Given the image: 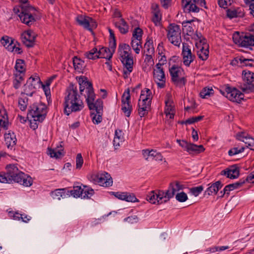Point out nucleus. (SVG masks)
Here are the masks:
<instances>
[{"mask_svg":"<svg viewBox=\"0 0 254 254\" xmlns=\"http://www.w3.org/2000/svg\"><path fill=\"white\" fill-rule=\"evenodd\" d=\"M64 106V113L67 116L72 112L80 111L84 108L83 102L78 94L77 87L72 83H70L66 90Z\"/></svg>","mask_w":254,"mask_h":254,"instance_id":"f257e3e1","label":"nucleus"},{"mask_svg":"<svg viewBox=\"0 0 254 254\" xmlns=\"http://www.w3.org/2000/svg\"><path fill=\"white\" fill-rule=\"evenodd\" d=\"M15 13L17 14L21 21L28 26H31L35 21L34 17L36 9L31 5H21L13 8Z\"/></svg>","mask_w":254,"mask_h":254,"instance_id":"f03ea898","label":"nucleus"},{"mask_svg":"<svg viewBox=\"0 0 254 254\" xmlns=\"http://www.w3.org/2000/svg\"><path fill=\"white\" fill-rule=\"evenodd\" d=\"M47 113V108L45 105L34 104L30 107L27 116L33 119L34 122L42 123L45 119Z\"/></svg>","mask_w":254,"mask_h":254,"instance_id":"7ed1b4c3","label":"nucleus"},{"mask_svg":"<svg viewBox=\"0 0 254 254\" xmlns=\"http://www.w3.org/2000/svg\"><path fill=\"white\" fill-rule=\"evenodd\" d=\"M78 82L80 94L82 95L83 91L85 90L86 94L84 95L86 98L87 104L94 102L95 98V94L94 92L92 83L88 81L87 78L86 77L79 78Z\"/></svg>","mask_w":254,"mask_h":254,"instance_id":"20e7f679","label":"nucleus"},{"mask_svg":"<svg viewBox=\"0 0 254 254\" xmlns=\"http://www.w3.org/2000/svg\"><path fill=\"white\" fill-rule=\"evenodd\" d=\"M167 38L174 45L179 47L181 42V30L179 25L171 23L167 27Z\"/></svg>","mask_w":254,"mask_h":254,"instance_id":"39448f33","label":"nucleus"},{"mask_svg":"<svg viewBox=\"0 0 254 254\" xmlns=\"http://www.w3.org/2000/svg\"><path fill=\"white\" fill-rule=\"evenodd\" d=\"M169 72L173 83L176 86L182 87L185 85L187 80L184 77L183 69L176 65H173L169 68Z\"/></svg>","mask_w":254,"mask_h":254,"instance_id":"423d86ee","label":"nucleus"},{"mask_svg":"<svg viewBox=\"0 0 254 254\" xmlns=\"http://www.w3.org/2000/svg\"><path fill=\"white\" fill-rule=\"evenodd\" d=\"M196 40L198 41L195 44L198 49L197 55L199 59L205 61L209 57V45L207 43L206 39L203 37L200 33L196 34Z\"/></svg>","mask_w":254,"mask_h":254,"instance_id":"0eeeda50","label":"nucleus"},{"mask_svg":"<svg viewBox=\"0 0 254 254\" xmlns=\"http://www.w3.org/2000/svg\"><path fill=\"white\" fill-rule=\"evenodd\" d=\"M182 5L186 12H198L199 7L206 8L205 0H182Z\"/></svg>","mask_w":254,"mask_h":254,"instance_id":"6e6552de","label":"nucleus"},{"mask_svg":"<svg viewBox=\"0 0 254 254\" xmlns=\"http://www.w3.org/2000/svg\"><path fill=\"white\" fill-rule=\"evenodd\" d=\"M90 110L94 112L92 114H94L92 118L93 122L94 124H98L101 123L102 120V116L103 113V101L101 99H98L94 102L87 104Z\"/></svg>","mask_w":254,"mask_h":254,"instance_id":"1a4fd4ad","label":"nucleus"},{"mask_svg":"<svg viewBox=\"0 0 254 254\" xmlns=\"http://www.w3.org/2000/svg\"><path fill=\"white\" fill-rule=\"evenodd\" d=\"M234 42L241 47H248L254 46V37L249 33L242 34L240 35L239 33L236 32L233 36Z\"/></svg>","mask_w":254,"mask_h":254,"instance_id":"9d476101","label":"nucleus"},{"mask_svg":"<svg viewBox=\"0 0 254 254\" xmlns=\"http://www.w3.org/2000/svg\"><path fill=\"white\" fill-rule=\"evenodd\" d=\"M244 84L241 89L245 93L254 92V73L243 70L242 72Z\"/></svg>","mask_w":254,"mask_h":254,"instance_id":"9b49d317","label":"nucleus"},{"mask_svg":"<svg viewBox=\"0 0 254 254\" xmlns=\"http://www.w3.org/2000/svg\"><path fill=\"white\" fill-rule=\"evenodd\" d=\"M153 78L159 87L162 88L165 86L166 77L161 63L156 64L153 71Z\"/></svg>","mask_w":254,"mask_h":254,"instance_id":"f8f14e48","label":"nucleus"},{"mask_svg":"<svg viewBox=\"0 0 254 254\" xmlns=\"http://www.w3.org/2000/svg\"><path fill=\"white\" fill-rule=\"evenodd\" d=\"M184 188V186L181 185L178 181L171 183L168 189L166 191H163L162 198L164 203L168 202L170 198L174 196L176 192L182 190Z\"/></svg>","mask_w":254,"mask_h":254,"instance_id":"ddd939ff","label":"nucleus"},{"mask_svg":"<svg viewBox=\"0 0 254 254\" xmlns=\"http://www.w3.org/2000/svg\"><path fill=\"white\" fill-rule=\"evenodd\" d=\"M225 92L221 93L225 95L229 100L233 102L240 103L244 98V95L241 91L235 88H232L227 86L225 88Z\"/></svg>","mask_w":254,"mask_h":254,"instance_id":"4468645a","label":"nucleus"},{"mask_svg":"<svg viewBox=\"0 0 254 254\" xmlns=\"http://www.w3.org/2000/svg\"><path fill=\"white\" fill-rule=\"evenodd\" d=\"M130 99V91L129 88H127L124 92L122 97V110L127 117L130 116L132 110Z\"/></svg>","mask_w":254,"mask_h":254,"instance_id":"2eb2a0df","label":"nucleus"},{"mask_svg":"<svg viewBox=\"0 0 254 254\" xmlns=\"http://www.w3.org/2000/svg\"><path fill=\"white\" fill-rule=\"evenodd\" d=\"M182 62L186 66H190V64L195 59V56L191 53V49L187 43H183L182 52Z\"/></svg>","mask_w":254,"mask_h":254,"instance_id":"dca6fc26","label":"nucleus"},{"mask_svg":"<svg viewBox=\"0 0 254 254\" xmlns=\"http://www.w3.org/2000/svg\"><path fill=\"white\" fill-rule=\"evenodd\" d=\"M12 181L19 183L26 187H30L32 184V179L30 176L25 174L24 173L19 171L12 178Z\"/></svg>","mask_w":254,"mask_h":254,"instance_id":"f3484780","label":"nucleus"},{"mask_svg":"<svg viewBox=\"0 0 254 254\" xmlns=\"http://www.w3.org/2000/svg\"><path fill=\"white\" fill-rule=\"evenodd\" d=\"M163 195V190H156L151 191L147 195V200L151 203L161 204L164 203L162 196Z\"/></svg>","mask_w":254,"mask_h":254,"instance_id":"a211bd4d","label":"nucleus"},{"mask_svg":"<svg viewBox=\"0 0 254 254\" xmlns=\"http://www.w3.org/2000/svg\"><path fill=\"white\" fill-rule=\"evenodd\" d=\"M120 60L124 66V76L125 78H126L133 70V57L130 55L125 58H121Z\"/></svg>","mask_w":254,"mask_h":254,"instance_id":"6ab92c4d","label":"nucleus"},{"mask_svg":"<svg viewBox=\"0 0 254 254\" xmlns=\"http://www.w3.org/2000/svg\"><path fill=\"white\" fill-rule=\"evenodd\" d=\"M37 35L31 30L25 31L21 35L23 44L27 47L34 46Z\"/></svg>","mask_w":254,"mask_h":254,"instance_id":"aec40b11","label":"nucleus"},{"mask_svg":"<svg viewBox=\"0 0 254 254\" xmlns=\"http://www.w3.org/2000/svg\"><path fill=\"white\" fill-rule=\"evenodd\" d=\"M221 175L226 176L228 178L235 179L238 178L240 175V171L238 167L233 165L222 170Z\"/></svg>","mask_w":254,"mask_h":254,"instance_id":"412c9836","label":"nucleus"},{"mask_svg":"<svg viewBox=\"0 0 254 254\" xmlns=\"http://www.w3.org/2000/svg\"><path fill=\"white\" fill-rule=\"evenodd\" d=\"M97 182L103 187L111 186L113 184V181L110 175L107 173H102L97 175Z\"/></svg>","mask_w":254,"mask_h":254,"instance_id":"4be33fe9","label":"nucleus"},{"mask_svg":"<svg viewBox=\"0 0 254 254\" xmlns=\"http://www.w3.org/2000/svg\"><path fill=\"white\" fill-rule=\"evenodd\" d=\"M151 8L153 14L152 20L155 25H159L160 24V20L161 19V14L159 5L157 4L153 3L152 5Z\"/></svg>","mask_w":254,"mask_h":254,"instance_id":"5701e85b","label":"nucleus"},{"mask_svg":"<svg viewBox=\"0 0 254 254\" xmlns=\"http://www.w3.org/2000/svg\"><path fill=\"white\" fill-rule=\"evenodd\" d=\"M247 181L246 179H241L238 182L228 185L225 186L223 189V193L222 196H223L225 193L229 194V192L235 189H238L242 187Z\"/></svg>","mask_w":254,"mask_h":254,"instance_id":"b1692460","label":"nucleus"},{"mask_svg":"<svg viewBox=\"0 0 254 254\" xmlns=\"http://www.w3.org/2000/svg\"><path fill=\"white\" fill-rule=\"evenodd\" d=\"M164 113L167 117L172 119L174 117L175 109L173 105V102L171 99L168 98L165 100V108Z\"/></svg>","mask_w":254,"mask_h":254,"instance_id":"393cba45","label":"nucleus"},{"mask_svg":"<svg viewBox=\"0 0 254 254\" xmlns=\"http://www.w3.org/2000/svg\"><path fill=\"white\" fill-rule=\"evenodd\" d=\"M138 114L140 117L147 115L150 110L151 104L138 101Z\"/></svg>","mask_w":254,"mask_h":254,"instance_id":"a878e982","label":"nucleus"},{"mask_svg":"<svg viewBox=\"0 0 254 254\" xmlns=\"http://www.w3.org/2000/svg\"><path fill=\"white\" fill-rule=\"evenodd\" d=\"M118 52L120 56V59L125 58L130 55L131 48L130 46L125 43H121L119 46Z\"/></svg>","mask_w":254,"mask_h":254,"instance_id":"bb28decb","label":"nucleus"},{"mask_svg":"<svg viewBox=\"0 0 254 254\" xmlns=\"http://www.w3.org/2000/svg\"><path fill=\"white\" fill-rule=\"evenodd\" d=\"M4 140L6 145L7 147L9 148H12L14 147L17 142V139L16 135L13 132H8L4 134Z\"/></svg>","mask_w":254,"mask_h":254,"instance_id":"cd10ccee","label":"nucleus"},{"mask_svg":"<svg viewBox=\"0 0 254 254\" xmlns=\"http://www.w3.org/2000/svg\"><path fill=\"white\" fill-rule=\"evenodd\" d=\"M143 54L145 56H148L149 59L152 58V56L154 54L152 40H149L146 42L144 45Z\"/></svg>","mask_w":254,"mask_h":254,"instance_id":"c85d7f7f","label":"nucleus"},{"mask_svg":"<svg viewBox=\"0 0 254 254\" xmlns=\"http://www.w3.org/2000/svg\"><path fill=\"white\" fill-rule=\"evenodd\" d=\"M152 98V93L148 88H144L141 92L139 99L138 101L147 102L151 104V100Z\"/></svg>","mask_w":254,"mask_h":254,"instance_id":"c756f323","label":"nucleus"},{"mask_svg":"<svg viewBox=\"0 0 254 254\" xmlns=\"http://www.w3.org/2000/svg\"><path fill=\"white\" fill-rule=\"evenodd\" d=\"M222 187V185L221 181H217L206 189L205 191V194H207L208 195H212V193L216 194Z\"/></svg>","mask_w":254,"mask_h":254,"instance_id":"7c9ffc66","label":"nucleus"},{"mask_svg":"<svg viewBox=\"0 0 254 254\" xmlns=\"http://www.w3.org/2000/svg\"><path fill=\"white\" fill-rule=\"evenodd\" d=\"M115 51V49L114 50L110 48L103 47L99 50L100 58H105L108 60H110L113 56V54Z\"/></svg>","mask_w":254,"mask_h":254,"instance_id":"2f4dec72","label":"nucleus"},{"mask_svg":"<svg viewBox=\"0 0 254 254\" xmlns=\"http://www.w3.org/2000/svg\"><path fill=\"white\" fill-rule=\"evenodd\" d=\"M1 44L8 50L13 51L14 48V41L9 37L5 36L2 37L0 40Z\"/></svg>","mask_w":254,"mask_h":254,"instance_id":"473e14b6","label":"nucleus"},{"mask_svg":"<svg viewBox=\"0 0 254 254\" xmlns=\"http://www.w3.org/2000/svg\"><path fill=\"white\" fill-rule=\"evenodd\" d=\"M58 146L55 149L48 148V154L50 155L52 158H60L64 155V149L62 145H61L60 148Z\"/></svg>","mask_w":254,"mask_h":254,"instance_id":"72a5a7b5","label":"nucleus"},{"mask_svg":"<svg viewBox=\"0 0 254 254\" xmlns=\"http://www.w3.org/2000/svg\"><path fill=\"white\" fill-rule=\"evenodd\" d=\"M115 25L122 34H125L128 31V26L123 18L115 22Z\"/></svg>","mask_w":254,"mask_h":254,"instance_id":"f704fd0d","label":"nucleus"},{"mask_svg":"<svg viewBox=\"0 0 254 254\" xmlns=\"http://www.w3.org/2000/svg\"><path fill=\"white\" fill-rule=\"evenodd\" d=\"M6 173H5L8 178L10 179V183L12 182V178L17 173H18L19 170L15 165H9L6 166Z\"/></svg>","mask_w":254,"mask_h":254,"instance_id":"c9c22d12","label":"nucleus"},{"mask_svg":"<svg viewBox=\"0 0 254 254\" xmlns=\"http://www.w3.org/2000/svg\"><path fill=\"white\" fill-rule=\"evenodd\" d=\"M14 67L16 70L15 73L25 75L26 66L24 60L21 59L17 60Z\"/></svg>","mask_w":254,"mask_h":254,"instance_id":"e433bc0d","label":"nucleus"},{"mask_svg":"<svg viewBox=\"0 0 254 254\" xmlns=\"http://www.w3.org/2000/svg\"><path fill=\"white\" fill-rule=\"evenodd\" d=\"M73 64L74 69L78 72H82L85 67L84 61L77 57L73 58Z\"/></svg>","mask_w":254,"mask_h":254,"instance_id":"4c0bfd02","label":"nucleus"},{"mask_svg":"<svg viewBox=\"0 0 254 254\" xmlns=\"http://www.w3.org/2000/svg\"><path fill=\"white\" fill-rule=\"evenodd\" d=\"M205 149L203 145H197L192 143H190L187 152L189 154H198L204 151Z\"/></svg>","mask_w":254,"mask_h":254,"instance_id":"58836bf2","label":"nucleus"},{"mask_svg":"<svg viewBox=\"0 0 254 254\" xmlns=\"http://www.w3.org/2000/svg\"><path fill=\"white\" fill-rule=\"evenodd\" d=\"M88 19H89V17L83 15H79L76 17V21L77 23L86 29L89 26Z\"/></svg>","mask_w":254,"mask_h":254,"instance_id":"ea45409f","label":"nucleus"},{"mask_svg":"<svg viewBox=\"0 0 254 254\" xmlns=\"http://www.w3.org/2000/svg\"><path fill=\"white\" fill-rule=\"evenodd\" d=\"M84 56L90 60H95L100 58L99 50L98 51L96 48H94L90 51L85 53Z\"/></svg>","mask_w":254,"mask_h":254,"instance_id":"a19ab883","label":"nucleus"},{"mask_svg":"<svg viewBox=\"0 0 254 254\" xmlns=\"http://www.w3.org/2000/svg\"><path fill=\"white\" fill-rule=\"evenodd\" d=\"M14 79L13 81V87L15 89H18L20 87L22 82L24 80L25 75L14 73Z\"/></svg>","mask_w":254,"mask_h":254,"instance_id":"79ce46f5","label":"nucleus"},{"mask_svg":"<svg viewBox=\"0 0 254 254\" xmlns=\"http://www.w3.org/2000/svg\"><path fill=\"white\" fill-rule=\"evenodd\" d=\"M36 86H33L32 84H27L24 85V91L21 92V95H26L27 96H32L36 89Z\"/></svg>","mask_w":254,"mask_h":254,"instance_id":"37998d69","label":"nucleus"},{"mask_svg":"<svg viewBox=\"0 0 254 254\" xmlns=\"http://www.w3.org/2000/svg\"><path fill=\"white\" fill-rule=\"evenodd\" d=\"M254 59H246L244 57H240V67H244L245 66H254L253 63Z\"/></svg>","mask_w":254,"mask_h":254,"instance_id":"c03bdc74","label":"nucleus"},{"mask_svg":"<svg viewBox=\"0 0 254 254\" xmlns=\"http://www.w3.org/2000/svg\"><path fill=\"white\" fill-rule=\"evenodd\" d=\"M131 46L135 53L138 54L142 48V41L131 39Z\"/></svg>","mask_w":254,"mask_h":254,"instance_id":"a18cd8bd","label":"nucleus"},{"mask_svg":"<svg viewBox=\"0 0 254 254\" xmlns=\"http://www.w3.org/2000/svg\"><path fill=\"white\" fill-rule=\"evenodd\" d=\"M94 193V190L87 186H84L82 190V198H90Z\"/></svg>","mask_w":254,"mask_h":254,"instance_id":"49530a36","label":"nucleus"},{"mask_svg":"<svg viewBox=\"0 0 254 254\" xmlns=\"http://www.w3.org/2000/svg\"><path fill=\"white\" fill-rule=\"evenodd\" d=\"M83 188L81 186H73V190L70 191L71 195L74 197H82Z\"/></svg>","mask_w":254,"mask_h":254,"instance_id":"de8ad7c7","label":"nucleus"},{"mask_svg":"<svg viewBox=\"0 0 254 254\" xmlns=\"http://www.w3.org/2000/svg\"><path fill=\"white\" fill-rule=\"evenodd\" d=\"M22 97H20L18 100V104L20 109L21 111L26 110L28 105V98L25 96V95H21Z\"/></svg>","mask_w":254,"mask_h":254,"instance_id":"09e8293b","label":"nucleus"},{"mask_svg":"<svg viewBox=\"0 0 254 254\" xmlns=\"http://www.w3.org/2000/svg\"><path fill=\"white\" fill-rule=\"evenodd\" d=\"M142 34L143 31L141 28H135L133 31L131 39L142 41Z\"/></svg>","mask_w":254,"mask_h":254,"instance_id":"8fccbe9b","label":"nucleus"},{"mask_svg":"<svg viewBox=\"0 0 254 254\" xmlns=\"http://www.w3.org/2000/svg\"><path fill=\"white\" fill-rule=\"evenodd\" d=\"M214 94L213 90L212 88H203L200 92V96L202 98H207V97Z\"/></svg>","mask_w":254,"mask_h":254,"instance_id":"3c124183","label":"nucleus"},{"mask_svg":"<svg viewBox=\"0 0 254 254\" xmlns=\"http://www.w3.org/2000/svg\"><path fill=\"white\" fill-rule=\"evenodd\" d=\"M109 32L110 33V38L111 39L110 41L109 46L111 49H113L114 50V49H116V47L115 36L113 30L109 28Z\"/></svg>","mask_w":254,"mask_h":254,"instance_id":"603ef678","label":"nucleus"},{"mask_svg":"<svg viewBox=\"0 0 254 254\" xmlns=\"http://www.w3.org/2000/svg\"><path fill=\"white\" fill-rule=\"evenodd\" d=\"M243 15V13L238 12L237 10H231L228 9L227 10V15L230 18L242 16Z\"/></svg>","mask_w":254,"mask_h":254,"instance_id":"864d4df0","label":"nucleus"},{"mask_svg":"<svg viewBox=\"0 0 254 254\" xmlns=\"http://www.w3.org/2000/svg\"><path fill=\"white\" fill-rule=\"evenodd\" d=\"M204 116H198L197 117H192V118H189L186 121H183L181 122L182 124H192L195 122H197L198 121H201L203 119Z\"/></svg>","mask_w":254,"mask_h":254,"instance_id":"5fc2aeb1","label":"nucleus"},{"mask_svg":"<svg viewBox=\"0 0 254 254\" xmlns=\"http://www.w3.org/2000/svg\"><path fill=\"white\" fill-rule=\"evenodd\" d=\"M40 83L42 82L40 77L38 76H31L27 81V84H32L33 86H36Z\"/></svg>","mask_w":254,"mask_h":254,"instance_id":"6e6d98bb","label":"nucleus"},{"mask_svg":"<svg viewBox=\"0 0 254 254\" xmlns=\"http://www.w3.org/2000/svg\"><path fill=\"white\" fill-rule=\"evenodd\" d=\"M243 142L247 145V147L251 150H254V138L250 136L247 137L243 140Z\"/></svg>","mask_w":254,"mask_h":254,"instance_id":"4d7b16f0","label":"nucleus"},{"mask_svg":"<svg viewBox=\"0 0 254 254\" xmlns=\"http://www.w3.org/2000/svg\"><path fill=\"white\" fill-rule=\"evenodd\" d=\"M126 194L125 196L124 200L127 202H138V200L136 198L135 195L133 193L126 192Z\"/></svg>","mask_w":254,"mask_h":254,"instance_id":"13d9d810","label":"nucleus"},{"mask_svg":"<svg viewBox=\"0 0 254 254\" xmlns=\"http://www.w3.org/2000/svg\"><path fill=\"white\" fill-rule=\"evenodd\" d=\"M245 150L244 147H241L240 148L239 147H234L230 149L228 151V154L230 156H233L236 154H238L240 153L243 152Z\"/></svg>","mask_w":254,"mask_h":254,"instance_id":"bf43d9fd","label":"nucleus"},{"mask_svg":"<svg viewBox=\"0 0 254 254\" xmlns=\"http://www.w3.org/2000/svg\"><path fill=\"white\" fill-rule=\"evenodd\" d=\"M232 0H217L219 6L224 9L227 8L232 3Z\"/></svg>","mask_w":254,"mask_h":254,"instance_id":"052dcab7","label":"nucleus"},{"mask_svg":"<svg viewBox=\"0 0 254 254\" xmlns=\"http://www.w3.org/2000/svg\"><path fill=\"white\" fill-rule=\"evenodd\" d=\"M176 198L178 201L183 202L186 201L188 198L187 194L185 192L182 191L181 192L178 193L176 194Z\"/></svg>","mask_w":254,"mask_h":254,"instance_id":"680f3d73","label":"nucleus"},{"mask_svg":"<svg viewBox=\"0 0 254 254\" xmlns=\"http://www.w3.org/2000/svg\"><path fill=\"white\" fill-rule=\"evenodd\" d=\"M203 190V187L202 186H200L191 188L190 191L193 195L195 196H197L202 192Z\"/></svg>","mask_w":254,"mask_h":254,"instance_id":"e2e57ef3","label":"nucleus"},{"mask_svg":"<svg viewBox=\"0 0 254 254\" xmlns=\"http://www.w3.org/2000/svg\"><path fill=\"white\" fill-rule=\"evenodd\" d=\"M155 151L154 150L144 149L142 151V153L143 157L147 160L149 156L153 157Z\"/></svg>","mask_w":254,"mask_h":254,"instance_id":"0e129e2a","label":"nucleus"},{"mask_svg":"<svg viewBox=\"0 0 254 254\" xmlns=\"http://www.w3.org/2000/svg\"><path fill=\"white\" fill-rule=\"evenodd\" d=\"M83 163V159L81 153L77 154L76 157V169H80Z\"/></svg>","mask_w":254,"mask_h":254,"instance_id":"69168bd1","label":"nucleus"},{"mask_svg":"<svg viewBox=\"0 0 254 254\" xmlns=\"http://www.w3.org/2000/svg\"><path fill=\"white\" fill-rule=\"evenodd\" d=\"M0 183H11L10 179L9 178H8L5 173H0Z\"/></svg>","mask_w":254,"mask_h":254,"instance_id":"338daca9","label":"nucleus"},{"mask_svg":"<svg viewBox=\"0 0 254 254\" xmlns=\"http://www.w3.org/2000/svg\"><path fill=\"white\" fill-rule=\"evenodd\" d=\"M88 20L89 26L86 29L91 31H92L93 28H95L97 27V23L96 21L92 18L89 17V19Z\"/></svg>","mask_w":254,"mask_h":254,"instance_id":"774afa93","label":"nucleus"}]
</instances>
